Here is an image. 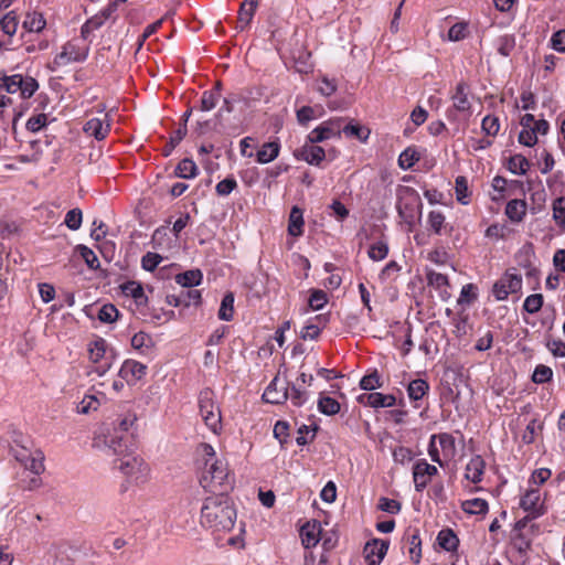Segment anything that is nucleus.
<instances>
[{
  "label": "nucleus",
  "mask_w": 565,
  "mask_h": 565,
  "mask_svg": "<svg viewBox=\"0 0 565 565\" xmlns=\"http://www.w3.org/2000/svg\"><path fill=\"white\" fill-rule=\"evenodd\" d=\"M341 134V119H330L327 121H323L321 125H319L317 128L311 130L307 139L311 143H318L322 142L324 140L331 139L333 137H340Z\"/></svg>",
  "instance_id": "nucleus-13"
},
{
  "label": "nucleus",
  "mask_w": 565,
  "mask_h": 565,
  "mask_svg": "<svg viewBox=\"0 0 565 565\" xmlns=\"http://www.w3.org/2000/svg\"><path fill=\"white\" fill-rule=\"evenodd\" d=\"M509 170L514 174H525L530 169L529 160L522 154H514L509 159Z\"/></svg>",
  "instance_id": "nucleus-47"
},
{
  "label": "nucleus",
  "mask_w": 565,
  "mask_h": 565,
  "mask_svg": "<svg viewBox=\"0 0 565 565\" xmlns=\"http://www.w3.org/2000/svg\"><path fill=\"white\" fill-rule=\"evenodd\" d=\"M280 151V143L278 140L265 142L257 151L256 161L260 164H266L274 161Z\"/></svg>",
  "instance_id": "nucleus-27"
},
{
  "label": "nucleus",
  "mask_w": 565,
  "mask_h": 565,
  "mask_svg": "<svg viewBox=\"0 0 565 565\" xmlns=\"http://www.w3.org/2000/svg\"><path fill=\"white\" fill-rule=\"evenodd\" d=\"M429 228L436 234L441 235L447 228L446 217L440 211H430L427 218Z\"/></svg>",
  "instance_id": "nucleus-46"
},
{
  "label": "nucleus",
  "mask_w": 565,
  "mask_h": 565,
  "mask_svg": "<svg viewBox=\"0 0 565 565\" xmlns=\"http://www.w3.org/2000/svg\"><path fill=\"white\" fill-rule=\"evenodd\" d=\"M429 391V384L423 379H416L409 382L407 386V394L412 402L420 401Z\"/></svg>",
  "instance_id": "nucleus-33"
},
{
  "label": "nucleus",
  "mask_w": 565,
  "mask_h": 565,
  "mask_svg": "<svg viewBox=\"0 0 565 565\" xmlns=\"http://www.w3.org/2000/svg\"><path fill=\"white\" fill-rule=\"evenodd\" d=\"M303 213L302 210L298 206H292L289 220H288V233L291 236L298 237L303 233Z\"/></svg>",
  "instance_id": "nucleus-30"
},
{
  "label": "nucleus",
  "mask_w": 565,
  "mask_h": 565,
  "mask_svg": "<svg viewBox=\"0 0 565 565\" xmlns=\"http://www.w3.org/2000/svg\"><path fill=\"white\" fill-rule=\"evenodd\" d=\"M358 402L365 406L373 408L379 407H393L396 404V398L392 394H383L380 392L363 393L358 396Z\"/></svg>",
  "instance_id": "nucleus-18"
},
{
  "label": "nucleus",
  "mask_w": 565,
  "mask_h": 565,
  "mask_svg": "<svg viewBox=\"0 0 565 565\" xmlns=\"http://www.w3.org/2000/svg\"><path fill=\"white\" fill-rule=\"evenodd\" d=\"M381 386V376L376 370L370 374L364 375L360 381V387L364 391H373Z\"/></svg>",
  "instance_id": "nucleus-55"
},
{
  "label": "nucleus",
  "mask_w": 565,
  "mask_h": 565,
  "mask_svg": "<svg viewBox=\"0 0 565 565\" xmlns=\"http://www.w3.org/2000/svg\"><path fill=\"white\" fill-rule=\"evenodd\" d=\"M221 98L220 83L211 90H205L201 97V110H212Z\"/></svg>",
  "instance_id": "nucleus-39"
},
{
  "label": "nucleus",
  "mask_w": 565,
  "mask_h": 565,
  "mask_svg": "<svg viewBox=\"0 0 565 565\" xmlns=\"http://www.w3.org/2000/svg\"><path fill=\"white\" fill-rule=\"evenodd\" d=\"M88 49L86 38H73L62 47L53 63L56 66H65L73 62H83L87 57Z\"/></svg>",
  "instance_id": "nucleus-8"
},
{
  "label": "nucleus",
  "mask_w": 565,
  "mask_h": 565,
  "mask_svg": "<svg viewBox=\"0 0 565 565\" xmlns=\"http://www.w3.org/2000/svg\"><path fill=\"white\" fill-rule=\"evenodd\" d=\"M321 525L319 522L313 521L312 523L307 522L300 529L301 543L306 548L313 547L320 540Z\"/></svg>",
  "instance_id": "nucleus-23"
},
{
  "label": "nucleus",
  "mask_w": 565,
  "mask_h": 565,
  "mask_svg": "<svg viewBox=\"0 0 565 565\" xmlns=\"http://www.w3.org/2000/svg\"><path fill=\"white\" fill-rule=\"evenodd\" d=\"M22 25L26 32L39 33L45 28L46 21L42 13L33 11L25 14Z\"/></svg>",
  "instance_id": "nucleus-32"
},
{
  "label": "nucleus",
  "mask_w": 565,
  "mask_h": 565,
  "mask_svg": "<svg viewBox=\"0 0 565 565\" xmlns=\"http://www.w3.org/2000/svg\"><path fill=\"white\" fill-rule=\"evenodd\" d=\"M99 401L94 395H85L77 405V413L88 414L90 411H96L99 406Z\"/></svg>",
  "instance_id": "nucleus-61"
},
{
  "label": "nucleus",
  "mask_w": 565,
  "mask_h": 565,
  "mask_svg": "<svg viewBox=\"0 0 565 565\" xmlns=\"http://www.w3.org/2000/svg\"><path fill=\"white\" fill-rule=\"evenodd\" d=\"M343 132L347 136L355 137L360 141L365 142L370 136V130L360 126V125H353L349 124L343 128Z\"/></svg>",
  "instance_id": "nucleus-59"
},
{
  "label": "nucleus",
  "mask_w": 565,
  "mask_h": 565,
  "mask_svg": "<svg viewBox=\"0 0 565 565\" xmlns=\"http://www.w3.org/2000/svg\"><path fill=\"white\" fill-rule=\"evenodd\" d=\"M288 399L294 406L300 407L308 399V392L300 385V383H288Z\"/></svg>",
  "instance_id": "nucleus-38"
},
{
  "label": "nucleus",
  "mask_w": 565,
  "mask_h": 565,
  "mask_svg": "<svg viewBox=\"0 0 565 565\" xmlns=\"http://www.w3.org/2000/svg\"><path fill=\"white\" fill-rule=\"evenodd\" d=\"M388 254V245L385 241H377L370 245L367 250V256L374 260L380 262L387 257Z\"/></svg>",
  "instance_id": "nucleus-48"
},
{
  "label": "nucleus",
  "mask_w": 565,
  "mask_h": 565,
  "mask_svg": "<svg viewBox=\"0 0 565 565\" xmlns=\"http://www.w3.org/2000/svg\"><path fill=\"white\" fill-rule=\"evenodd\" d=\"M89 360L94 364L93 371L98 376H104L113 365L114 355L107 352V343L98 339L89 344Z\"/></svg>",
  "instance_id": "nucleus-9"
},
{
  "label": "nucleus",
  "mask_w": 565,
  "mask_h": 565,
  "mask_svg": "<svg viewBox=\"0 0 565 565\" xmlns=\"http://www.w3.org/2000/svg\"><path fill=\"white\" fill-rule=\"evenodd\" d=\"M340 403L337 399L324 395H321L319 397L318 409L320 413L328 416H332L338 414L340 412Z\"/></svg>",
  "instance_id": "nucleus-43"
},
{
  "label": "nucleus",
  "mask_w": 565,
  "mask_h": 565,
  "mask_svg": "<svg viewBox=\"0 0 565 565\" xmlns=\"http://www.w3.org/2000/svg\"><path fill=\"white\" fill-rule=\"evenodd\" d=\"M542 428H543V425L540 422H537L536 419H532L527 424V426L522 435L523 443H525V444L534 443L539 433L542 431Z\"/></svg>",
  "instance_id": "nucleus-53"
},
{
  "label": "nucleus",
  "mask_w": 565,
  "mask_h": 565,
  "mask_svg": "<svg viewBox=\"0 0 565 565\" xmlns=\"http://www.w3.org/2000/svg\"><path fill=\"white\" fill-rule=\"evenodd\" d=\"M543 303H544L543 295L532 294L525 298L524 303H523V309L526 312L533 315L541 310V308L543 307Z\"/></svg>",
  "instance_id": "nucleus-52"
},
{
  "label": "nucleus",
  "mask_w": 565,
  "mask_h": 565,
  "mask_svg": "<svg viewBox=\"0 0 565 565\" xmlns=\"http://www.w3.org/2000/svg\"><path fill=\"white\" fill-rule=\"evenodd\" d=\"M202 279L203 275L200 269L186 270L175 276V281L184 288L199 286Z\"/></svg>",
  "instance_id": "nucleus-35"
},
{
  "label": "nucleus",
  "mask_w": 565,
  "mask_h": 565,
  "mask_svg": "<svg viewBox=\"0 0 565 565\" xmlns=\"http://www.w3.org/2000/svg\"><path fill=\"white\" fill-rule=\"evenodd\" d=\"M118 310L111 303L104 305L98 311V319L105 323H111L118 318Z\"/></svg>",
  "instance_id": "nucleus-60"
},
{
  "label": "nucleus",
  "mask_w": 565,
  "mask_h": 565,
  "mask_svg": "<svg viewBox=\"0 0 565 565\" xmlns=\"http://www.w3.org/2000/svg\"><path fill=\"white\" fill-rule=\"evenodd\" d=\"M174 173L182 179H193L198 174V166L192 159L185 158L178 163Z\"/></svg>",
  "instance_id": "nucleus-40"
},
{
  "label": "nucleus",
  "mask_w": 565,
  "mask_h": 565,
  "mask_svg": "<svg viewBox=\"0 0 565 565\" xmlns=\"http://www.w3.org/2000/svg\"><path fill=\"white\" fill-rule=\"evenodd\" d=\"M237 188V181L233 175L225 178L224 180L220 181L216 186L215 191L217 195L220 196H227L231 194L235 189Z\"/></svg>",
  "instance_id": "nucleus-58"
},
{
  "label": "nucleus",
  "mask_w": 565,
  "mask_h": 565,
  "mask_svg": "<svg viewBox=\"0 0 565 565\" xmlns=\"http://www.w3.org/2000/svg\"><path fill=\"white\" fill-rule=\"evenodd\" d=\"M65 225L72 230L76 231L82 225V211L79 209H72L66 213Z\"/></svg>",
  "instance_id": "nucleus-63"
},
{
  "label": "nucleus",
  "mask_w": 565,
  "mask_h": 565,
  "mask_svg": "<svg viewBox=\"0 0 565 565\" xmlns=\"http://www.w3.org/2000/svg\"><path fill=\"white\" fill-rule=\"evenodd\" d=\"M526 214V202L524 200H511L505 206V215L513 223L523 221Z\"/></svg>",
  "instance_id": "nucleus-29"
},
{
  "label": "nucleus",
  "mask_w": 565,
  "mask_h": 565,
  "mask_svg": "<svg viewBox=\"0 0 565 565\" xmlns=\"http://www.w3.org/2000/svg\"><path fill=\"white\" fill-rule=\"evenodd\" d=\"M328 320V317L324 315H318L309 319L307 324L302 328L300 337L303 340H316L321 330L327 326Z\"/></svg>",
  "instance_id": "nucleus-20"
},
{
  "label": "nucleus",
  "mask_w": 565,
  "mask_h": 565,
  "mask_svg": "<svg viewBox=\"0 0 565 565\" xmlns=\"http://www.w3.org/2000/svg\"><path fill=\"white\" fill-rule=\"evenodd\" d=\"M162 260L163 257L161 255L148 252L141 258V266L147 271H153Z\"/></svg>",
  "instance_id": "nucleus-62"
},
{
  "label": "nucleus",
  "mask_w": 565,
  "mask_h": 565,
  "mask_svg": "<svg viewBox=\"0 0 565 565\" xmlns=\"http://www.w3.org/2000/svg\"><path fill=\"white\" fill-rule=\"evenodd\" d=\"M427 282L429 286L440 290L441 292H447L446 289L449 286L448 277L434 270H429L427 273Z\"/></svg>",
  "instance_id": "nucleus-50"
},
{
  "label": "nucleus",
  "mask_w": 565,
  "mask_h": 565,
  "mask_svg": "<svg viewBox=\"0 0 565 565\" xmlns=\"http://www.w3.org/2000/svg\"><path fill=\"white\" fill-rule=\"evenodd\" d=\"M295 157L298 160H303L312 166H320L324 160L326 151L322 147L311 143L308 139L305 145L295 151Z\"/></svg>",
  "instance_id": "nucleus-15"
},
{
  "label": "nucleus",
  "mask_w": 565,
  "mask_h": 565,
  "mask_svg": "<svg viewBox=\"0 0 565 565\" xmlns=\"http://www.w3.org/2000/svg\"><path fill=\"white\" fill-rule=\"evenodd\" d=\"M132 449H125L122 452L106 451L107 456H114L113 469L118 470L128 484L142 486L148 482L150 468L145 460L134 455Z\"/></svg>",
  "instance_id": "nucleus-4"
},
{
  "label": "nucleus",
  "mask_w": 565,
  "mask_h": 565,
  "mask_svg": "<svg viewBox=\"0 0 565 565\" xmlns=\"http://www.w3.org/2000/svg\"><path fill=\"white\" fill-rule=\"evenodd\" d=\"M124 295L131 297L136 305L142 306L147 302L142 286L137 281H127L121 286Z\"/></svg>",
  "instance_id": "nucleus-34"
},
{
  "label": "nucleus",
  "mask_w": 565,
  "mask_h": 565,
  "mask_svg": "<svg viewBox=\"0 0 565 565\" xmlns=\"http://www.w3.org/2000/svg\"><path fill=\"white\" fill-rule=\"evenodd\" d=\"M461 509L471 515H484L489 510V504L484 499L475 498L461 502Z\"/></svg>",
  "instance_id": "nucleus-36"
},
{
  "label": "nucleus",
  "mask_w": 565,
  "mask_h": 565,
  "mask_svg": "<svg viewBox=\"0 0 565 565\" xmlns=\"http://www.w3.org/2000/svg\"><path fill=\"white\" fill-rule=\"evenodd\" d=\"M137 415L135 412H127L118 416L111 430L95 439V445L100 447L103 443L106 451L122 452L125 449L135 448Z\"/></svg>",
  "instance_id": "nucleus-3"
},
{
  "label": "nucleus",
  "mask_w": 565,
  "mask_h": 565,
  "mask_svg": "<svg viewBox=\"0 0 565 565\" xmlns=\"http://www.w3.org/2000/svg\"><path fill=\"white\" fill-rule=\"evenodd\" d=\"M236 521V510L227 494L210 495L201 508L200 522L217 532L231 531Z\"/></svg>",
  "instance_id": "nucleus-2"
},
{
  "label": "nucleus",
  "mask_w": 565,
  "mask_h": 565,
  "mask_svg": "<svg viewBox=\"0 0 565 565\" xmlns=\"http://www.w3.org/2000/svg\"><path fill=\"white\" fill-rule=\"evenodd\" d=\"M434 436L439 443L444 460L446 462L452 460L457 454L456 440L454 436L448 433L434 434Z\"/></svg>",
  "instance_id": "nucleus-25"
},
{
  "label": "nucleus",
  "mask_w": 565,
  "mask_h": 565,
  "mask_svg": "<svg viewBox=\"0 0 565 565\" xmlns=\"http://www.w3.org/2000/svg\"><path fill=\"white\" fill-rule=\"evenodd\" d=\"M215 394L211 388H204L199 395L200 414L205 425L214 433L222 430L221 412L214 401Z\"/></svg>",
  "instance_id": "nucleus-7"
},
{
  "label": "nucleus",
  "mask_w": 565,
  "mask_h": 565,
  "mask_svg": "<svg viewBox=\"0 0 565 565\" xmlns=\"http://www.w3.org/2000/svg\"><path fill=\"white\" fill-rule=\"evenodd\" d=\"M553 371L550 366H546L544 364H540L535 367L532 381L536 384H544L552 380Z\"/></svg>",
  "instance_id": "nucleus-56"
},
{
  "label": "nucleus",
  "mask_w": 565,
  "mask_h": 565,
  "mask_svg": "<svg viewBox=\"0 0 565 565\" xmlns=\"http://www.w3.org/2000/svg\"><path fill=\"white\" fill-rule=\"evenodd\" d=\"M276 49L281 58L290 60L294 63L298 73L308 74L312 71L311 53L298 38H284Z\"/></svg>",
  "instance_id": "nucleus-5"
},
{
  "label": "nucleus",
  "mask_w": 565,
  "mask_h": 565,
  "mask_svg": "<svg viewBox=\"0 0 565 565\" xmlns=\"http://www.w3.org/2000/svg\"><path fill=\"white\" fill-rule=\"evenodd\" d=\"M468 85L465 82L457 84L455 94L451 96L454 108L460 113L470 114L471 104L468 99Z\"/></svg>",
  "instance_id": "nucleus-24"
},
{
  "label": "nucleus",
  "mask_w": 565,
  "mask_h": 565,
  "mask_svg": "<svg viewBox=\"0 0 565 565\" xmlns=\"http://www.w3.org/2000/svg\"><path fill=\"white\" fill-rule=\"evenodd\" d=\"M388 550V542L374 539L364 546V558L367 565H380Z\"/></svg>",
  "instance_id": "nucleus-16"
},
{
  "label": "nucleus",
  "mask_w": 565,
  "mask_h": 565,
  "mask_svg": "<svg viewBox=\"0 0 565 565\" xmlns=\"http://www.w3.org/2000/svg\"><path fill=\"white\" fill-rule=\"evenodd\" d=\"M218 318L224 321H231L234 316V295L232 292H227L221 302L218 313Z\"/></svg>",
  "instance_id": "nucleus-45"
},
{
  "label": "nucleus",
  "mask_w": 565,
  "mask_h": 565,
  "mask_svg": "<svg viewBox=\"0 0 565 565\" xmlns=\"http://www.w3.org/2000/svg\"><path fill=\"white\" fill-rule=\"evenodd\" d=\"M405 541V547H407L409 558L415 564H418L422 558V541L419 537V531L408 530L403 539Z\"/></svg>",
  "instance_id": "nucleus-19"
},
{
  "label": "nucleus",
  "mask_w": 565,
  "mask_h": 565,
  "mask_svg": "<svg viewBox=\"0 0 565 565\" xmlns=\"http://www.w3.org/2000/svg\"><path fill=\"white\" fill-rule=\"evenodd\" d=\"M288 396V382L275 376L266 387L263 399L270 404H282Z\"/></svg>",
  "instance_id": "nucleus-14"
},
{
  "label": "nucleus",
  "mask_w": 565,
  "mask_h": 565,
  "mask_svg": "<svg viewBox=\"0 0 565 565\" xmlns=\"http://www.w3.org/2000/svg\"><path fill=\"white\" fill-rule=\"evenodd\" d=\"M257 8V0H244L238 11L237 26L244 31L245 26L252 21Z\"/></svg>",
  "instance_id": "nucleus-31"
},
{
  "label": "nucleus",
  "mask_w": 565,
  "mask_h": 565,
  "mask_svg": "<svg viewBox=\"0 0 565 565\" xmlns=\"http://www.w3.org/2000/svg\"><path fill=\"white\" fill-rule=\"evenodd\" d=\"M147 373V366L135 360H126L120 370L119 376L126 381L129 385L135 384L141 380Z\"/></svg>",
  "instance_id": "nucleus-17"
},
{
  "label": "nucleus",
  "mask_w": 565,
  "mask_h": 565,
  "mask_svg": "<svg viewBox=\"0 0 565 565\" xmlns=\"http://www.w3.org/2000/svg\"><path fill=\"white\" fill-rule=\"evenodd\" d=\"M478 298V288L473 284H467L462 286L460 296L457 300L458 305H470Z\"/></svg>",
  "instance_id": "nucleus-51"
},
{
  "label": "nucleus",
  "mask_w": 565,
  "mask_h": 565,
  "mask_svg": "<svg viewBox=\"0 0 565 565\" xmlns=\"http://www.w3.org/2000/svg\"><path fill=\"white\" fill-rule=\"evenodd\" d=\"M486 462L481 456H473L466 466L465 477L473 483L482 480Z\"/></svg>",
  "instance_id": "nucleus-26"
},
{
  "label": "nucleus",
  "mask_w": 565,
  "mask_h": 565,
  "mask_svg": "<svg viewBox=\"0 0 565 565\" xmlns=\"http://www.w3.org/2000/svg\"><path fill=\"white\" fill-rule=\"evenodd\" d=\"M26 470H30L34 475H41L44 467V454L40 449H35L32 452V457L23 466Z\"/></svg>",
  "instance_id": "nucleus-44"
},
{
  "label": "nucleus",
  "mask_w": 565,
  "mask_h": 565,
  "mask_svg": "<svg viewBox=\"0 0 565 565\" xmlns=\"http://www.w3.org/2000/svg\"><path fill=\"white\" fill-rule=\"evenodd\" d=\"M420 160V153L415 147L406 148L398 157V166L403 170H408Z\"/></svg>",
  "instance_id": "nucleus-41"
},
{
  "label": "nucleus",
  "mask_w": 565,
  "mask_h": 565,
  "mask_svg": "<svg viewBox=\"0 0 565 565\" xmlns=\"http://www.w3.org/2000/svg\"><path fill=\"white\" fill-rule=\"evenodd\" d=\"M154 345V342L150 334L140 331L131 338V347L141 353H147Z\"/></svg>",
  "instance_id": "nucleus-42"
},
{
  "label": "nucleus",
  "mask_w": 565,
  "mask_h": 565,
  "mask_svg": "<svg viewBox=\"0 0 565 565\" xmlns=\"http://www.w3.org/2000/svg\"><path fill=\"white\" fill-rule=\"evenodd\" d=\"M521 288V275L508 270L493 284L492 295L498 301H503L510 294L518 292Z\"/></svg>",
  "instance_id": "nucleus-10"
},
{
  "label": "nucleus",
  "mask_w": 565,
  "mask_h": 565,
  "mask_svg": "<svg viewBox=\"0 0 565 565\" xmlns=\"http://www.w3.org/2000/svg\"><path fill=\"white\" fill-rule=\"evenodd\" d=\"M438 473L436 466L428 463L425 459L417 460L413 466V481L417 492H422Z\"/></svg>",
  "instance_id": "nucleus-12"
},
{
  "label": "nucleus",
  "mask_w": 565,
  "mask_h": 565,
  "mask_svg": "<svg viewBox=\"0 0 565 565\" xmlns=\"http://www.w3.org/2000/svg\"><path fill=\"white\" fill-rule=\"evenodd\" d=\"M19 20L14 11H10L0 20V28L4 35H14L18 29Z\"/></svg>",
  "instance_id": "nucleus-49"
},
{
  "label": "nucleus",
  "mask_w": 565,
  "mask_h": 565,
  "mask_svg": "<svg viewBox=\"0 0 565 565\" xmlns=\"http://www.w3.org/2000/svg\"><path fill=\"white\" fill-rule=\"evenodd\" d=\"M520 507L527 512V521L543 515L546 511L542 492L539 488H530L521 497Z\"/></svg>",
  "instance_id": "nucleus-11"
},
{
  "label": "nucleus",
  "mask_w": 565,
  "mask_h": 565,
  "mask_svg": "<svg viewBox=\"0 0 565 565\" xmlns=\"http://www.w3.org/2000/svg\"><path fill=\"white\" fill-rule=\"evenodd\" d=\"M438 544L447 552H452L457 550L459 540L455 532L450 529H444L438 533L437 536Z\"/></svg>",
  "instance_id": "nucleus-37"
},
{
  "label": "nucleus",
  "mask_w": 565,
  "mask_h": 565,
  "mask_svg": "<svg viewBox=\"0 0 565 565\" xmlns=\"http://www.w3.org/2000/svg\"><path fill=\"white\" fill-rule=\"evenodd\" d=\"M38 88L39 83L32 76H23L21 74H0V90H4L9 94L19 93L22 99L32 97Z\"/></svg>",
  "instance_id": "nucleus-6"
},
{
  "label": "nucleus",
  "mask_w": 565,
  "mask_h": 565,
  "mask_svg": "<svg viewBox=\"0 0 565 565\" xmlns=\"http://www.w3.org/2000/svg\"><path fill=\"white\" fill-rule=\"evenodd\" d=\"M553 218L565 230V198L561 196L553 202Z\"/></svg>",
  "instance_id": "nucleus-54"
},
{
  "label": "nucleus",
  "mask_w": 565,
  "mask_h": 565,
  "mask_svg": "<svg viewBox=\"0 0 565 565\" xmlns=\"http://www.w3.org/2000/svg\"><path fill=\"white\" fill-rule=\"evenodd\" d=\"M527 525V518L519 520L515 524V535L512 539L513 547L521 554H525L531 548V539L527 537L524 530Z\"/></svg>",
  "instance_id": "nucleus-21"
},
{
  "label": "nucleus",
  "mask_w": 565,
  "mask_h": 565,
  "mask_svg": "<svg viewBox=\"0 0 565 565\" xmlns=\"http://www.w3.org/2000/svg\"><path fill=\"white\" fill-rule=\"evenodd\" d=\"M407 191L411 192V202L409 203H402L399 202L397 204V211L399 215L403 217V220L407 223H413L415 213H414V206L420 207L422 202L419 196L416 194L414 190L407 189Z\"/></svg>",
  "instance_id": "nucleus-28"
},
{
  "label": "nucleus",
  "mask_w": 565,
  "mask_h": 565,
  "mask_svg": "<svg viewBox=\"0 0 565 565\" xmlns=\"http://www.w3.org/2000/svg\"><path fill=\"white\" fill-rule=\"evenodd\" d=\"M199 451L205 460L199 480L201 487L212 495L227 494V491L233 487V482L226 463L215 459V450L210 444H201Z\"/></svg>",
  "instance_id": "nucleus-1"
},
{
  "label": "nucleus",
  "mask_w": 565,
  "mask_h": 565,
  "mask_svg": "<svg viewBox=\"0 0 565 565\" xmlns=\"http://www.w3.org/2000/svg\"><path fill=\"white\" fill-rule=\"evenodd\" d=\"M481 128L488 136H495L500 129L499 118L490 115L486 116L482 119Z\"/></svg>",
  "instance_id": "nucleus-64"
},
{
  "label": "nucleus",
  "mask_w": 565,
  "mask_h": 565,
  "mask_svg": "<svg viewBox=\"0 0 565 565\" xmlns=\"http://www.w3.org/2000/svg\"><path fill=\"white\" fill-rule=\"evenodd\" d=\"M180 297L184 307L199 306L202 300L201 291L198 289L182 290Z\"/></svg>",
  "instance_id": "nucleus-57"
},
{
  "label": "nucleus",
  "mask_w": 565,
  "mask_h": 565,
  "mask_svg": "<svg viewBox=\"0 0 565 565\" xmlns=\"http://www.w3.org/2000/svg\"><path fill=\"white\" fill-rule=\"evenodd\" d=\"M83 130L88 136L95 137L97 140H103L110 131V124L100 118H92L85 122Z\"/></svg>",
  "instance_id": "nucleus-22"
}]
</instances>
